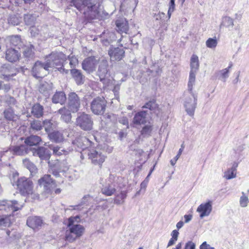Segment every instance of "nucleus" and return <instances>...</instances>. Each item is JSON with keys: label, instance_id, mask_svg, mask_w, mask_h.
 Instances as JSON below:
<instances>
[{"label": "nucleus", "instance_id": "nucleus-9", "mask_svg": "<svg viewBox=\"0 0 249 249\" xmlns=\"http://www.w3.org/2000/svg\"><path fill=\"white\" fill-rule=\"evenodd\" d=\"M38 183L40 186L43 187L44 190L48 192H51L56 187L55 182L51 178V175H45L40 178Z\"/></svg>", "mask_w": 249, "mask_h": 249}, {"label": "nucleus", "instance_id": "nucleus-1", "mask_svg": "<svg viewBox=\"0 0 249 249\" xmlns=\"http://www.w3.org/2000/svg\"><path fill=\"white\" fill-rule=\"evenodd\" d=\"M66 56L61 52L52 53L45 58V62L36 61L34 64L31 72L36 78H42L48 73L49 68L62 65L66 60Z\"/></svg>", "mask_w": 249, "mask_h": 249}, {"label": "nucleus", "instance_id": "nucleus-4", "mask_svg": "<svg viewBox=\"0 0 249 249\" xmlns=\"http://www.w3.org/2000/svg\"><path fill=\"white\" fill-rule=\"evenodd\" d=\"M17 202L16 201H2L0 203V210H4L7 212L9 214L6 215H0V228L9 227L11 221L10 219L11 213L17 211L19 208L17 205Z\"/></svg>", "mask_w": 249, "mask_h": 249}, {"label": "nucleus", "instance_id": "nucleus-50", "mask_svg": "<svg viewBox=\"0 0 249 249\" xmlns=\"http://www.w3.org/2000/svg\"><path fill=\"white\" fill-rule=\"evenodd\" d=\"M68 58L70 60V65L71 66V68L76 67L78 63L77 58L73 55H69L68 56Z\"/></svg>", "mask_w": 249, "mask_h": 249}, {"label": "nucleus", "instance_id": "nucleus-56", "mask_svg": "<svg viewBox=\"0 0 249 249\" xmlns=\"http://www.w3.org/2000/svg\"><path fill=\"white\" fill-rule=\"evenodd\" d=\"M119 122L127 126V128L128 127V120L126 117H123L121 118L119 120Z\"/></svg>", "mask_w": 249, "mask_h": 249}, {"label": "nucleus", "instance_id": "nucleus-64", "mask_svg": "<svg viewBox=\"0 0 249 249\" xmlns=\"http://www.w3.org/2000/svg\"><path fill=\"white\" fill-rule=\"evenodd\" d=\"M177 240L173 239V238H171L167 244V248L175 244V242L177 241Z\"/></svg>", "mask_w": 249, "mask_h": 249}, {"label": "nucleus", "instance_id": "nucleus-61", "mask_svg": "<svg viewBox=\"0 0 249 249\" xmlns=\"http://www.w3.org/2000/svg\"><path fill=\"white\" fill-rule=\"evenodd\" d=\"M184 219H185V223H188L192 219V215L189 214V215H185L184 216Z\"/></svg>", "mask_w": 249, "mask_h": 249}, {"label": "nucleus", "instance_id": "nucleus-38", "mask_svg": "<svg viewBox=\"0 0 249 249\" xmlns=\"http://www.w3.org/2000/svg\"><path fill=\"white\" fill-rule=\"evenodd\" d=\"M23 164L30 171L31 174L35 173L36 171V166L28 159L23 160Z\"/></svg>", "mask_w": 249, "mask_h": 249}, {"label": "nucleus", "instance_id": "nucleus-46", "mask_svg": "<svg viewBox=\"0 0 249 249\" xmlns=\"http://www.w3.org/2000/svg\"><path fill=\"white\" fill-rule=\"evenodd\" d=\"M89 198V196H84L82 198L81 203L78 205L73 206V209L81 210L82 209H83L84 208V207H82V208H81V207L84 206L86 204V203L88 202Z\"/></svg>", "mask_w": 249, "mask_h": 249}, {"label": "nucleus", "instance_id": "nucleus-3", "mask_svg": "<svg viewBox=\"0 0 249 249\" xmlns=\"http://www.w3.org/2000/svg\"><path fill=\"white\" fill-rule=\"evenodd\" d=\"M80 217L78 216L71 217L68 219L67 227L65 233V240L69 242H74L84 233L85 228L79 224Z\"/></svg>", "mask_w": 249, "mask_h": 249}, {"label": "nucleus", "instance_id": "nucleus-14", "mask_svg": "<svg viewBox=\"0 0 249 249\" xmlns=\"http://www.w3.org/2000/svg\"><path fill=\"white\" fill-rule=\"evenodd\" d=\"M108 54L111 61H120L124 56V51L119 47H112L108 51Z\"/></svg>", "mask_w": 249, "mask_h": 249}, {"label": "nucleus", "instance_id": "nucleus-52", "mask_svg": "<svg viewBox=\"0 0 249 249\" xmlns=\"http://www.w3.org/2000/svg\"><path fill=\"white\" fill-rule=\"evenodd\" d=\"M196 244L192 241H189L185 243L183 249H196Z\"/></svg>", "mask_w": 249, "mask_h": 249}, {"label": "nucleus", "instance_id": "nucleus-10", "mask_svg": "<svg viewBox=\"0 0 249 249\" xmlns=\"http://www.w3.org/2000/svg\"><path fill=\"white\" fill-rule=\"evenodd\" d=\"M213 210V202L208 200L201 203L196 209V212L199 213L200 219L208 216L211 213Z\"/></svg>", "mask_w": 249, "mask_h": 249}, {"label": "nucleus", "instance_id": "nucleus-15", "mask_svg": "<svg viewBox=\"0 0 249 249\" xmlns=\"http://www.w3.org/2000/svg\"><path fill=\"white\" fill-rule=\"evenodd\" d=\"M13 152L14 154L17 155H23L29 152V149L26 146L20 145L19 146H14L10 148V150H7L4 152H0V158H2L4 153H8L9 152Z\"/></svg>", "mask_w": 249, "mask_h": 249}, {"label": "nucleus", "instance_id": "nucleus-62", "mask_svg": "<svg viewBox=\"0 0 249 249\" xmlns=\"http://www.w3.org/2000/svg\"><path fill=\"white\" fill-rule=\"evenodd\" d=\"M130 2V5L132 8H135L138 4V0H129Z\"/></svg>", "mask_w": 249, "mask_h": 249}, {"label": "nucleus", "instance_id": "nucleus-42", "mask_svg": "<svg viewBox=\"0 0 249 249\" xmlns=\"http://www.w3.org/2000/svg\"><path fill=\"white\" fill-rule=\"evenodd\" d=\"M152 131V125L148 124L145 125L141 131L142 135L144 136H149L151 135Z\"/></svg>", "mask_w": 249, "mask_h": 249}, {"label": "nucleus", "instance_id": "nucleus-31", "mask_svg": "<svg viewBox=\"0 0 249 249\" xmlns=\"http://www.w3.org/2000/svg\"><path fill=\"white\" fill-rule=\"evenodd\" d=\"M71 73L77 84H81L83 83V76L80 71L77 69H72L71 70Z\"/></svg>", "mask_w": 249, "mask_h": 249}, {"label": "nucleus", "instance_id": "nucleus-43", "mask_svg": "<svg viewBox=\"0 0 249 249\" xmlns=\"http://www.w3.org/2000/svg\"><path fill=\"white\" fill-rule=\"evenodd\" d=\"M36 20V18L31 15L28 14L24 16V21L25 24L29 26L34 25Z\"/></svg>", "mask_w": 249, "mask_h": 249}, {"label": "nucleus", "instance_id": "nucleus-30", "mask_svg": "<svg viewBox=\"0 0 249 249\" xmlns=\"http://www.w3.org/2000/svg\"><path fill=\"white\" fill-rule=\"evenodd\" d=\"M48 136L50 140L56 142H61L64 139L62 134L57 131H54L52 133H50Z\"/></svg>", "mask_w": 249, "mask_h": 249}, {"label": "nucleus", "instance_id": "nucleus-19", "mask_svg": "<svg viewBox=\"0 0 249 249\" xmlns=\"http://www.w3.org/2000/svg\"><path fill=\"white\" fill-rule=\"evenodd\" d=\"M32 153L34 156H38L41 160H48L50 158L49 151L43 147H39L37 149H33Z\"/></svg>", "mask_w": 249, "mask_h": 249}, {"label": "nucleus", "instance_id": "nucleus-58", "mask_svg": "<svg viewBox=\"0 0 249 249\" xmlns=\"http://www.w3.org/2000/svg\"><path fill=\"white\" fill-rule=\"evenodd\" d=\"M169 4L170 5L168 10L174 12L175 6V0H171Z\"/></svg>", "mask_w": 249, "mask_h": 249}, {"label": "nucleus", "instance_id": "nucleus-6", "mask_svg": "<svg viewBox=\"0 0 249 249\" xmlns=\"http://www.w3.org/2000/svg\"><path fill=\"white\" fill-rule=\"evenodd\" d=\"M197 95L194 92H188L185 96L184 107L187 113L190 116L194 115L197 104Z\"/></svg>", "mask_w": 249, "mask_h": 249}, {"label": "nucleus", "instance_id": "nucleus-27", "mask_svg": "<svg viewBox=\"0 0 249 249\" xmlns=\"http://www.w3.org/2000/svg\"><path fill=\"white\" fill-rule=\"evenodd\" d=\"M66 100V95L64 92L59 91L56 92L53 97V102L55 104L59 103L61 105L63 104Z\"/></svg>", "mask_w": 249, "mask_h": 249}, {"label": "nucleus", "instance_id": "nucleus-18", "mask_svg": "<svg viewBox=\"0 0 249 249\" xmlns=\"http://www.w3.org/2000/svg\"><path fill=\"white\" fill-rule=\"evenodd\" d=\"M71 110L66 107H64L58 110V113L61 115L60 120L66 123H69L71 120Z\"/></svg>", "mask_w": 249, "mask_h": 249}, {"label": "nucleus", "instance_id": "nucleus-2", "mask_svg": "<svg viewBox=\"0 0 249 249\" xmlns=\"http://www.w3.org/2000/svg\"><path fill=\"white\" fill-rule=\"evenodd\" d=\"M70 6L79 11L84 10V14L90 18H96L99 12L100 0H71Z\"/></svg>", "mask_w": 249, "mask_h": 249}, {"label": "nucleus", "instance_id": "nucleus-16", "mask_svg": "<svg viewBox=\"0 0 249 249\" xmlns=\"http://www.w3.org/2000/svg\"><path fill=\"white\" fill-rule=\"evenodd\" d=\"M43 221L38 216H31L27 220V225L34 230H38L43 225Z\"/></svg>", "mask_w": 249, "mask_h": 249}, {"label": "nucleus", "instance_id": "nucleus-35", "mask_svg": "<svg viewBox=\"0 0 249 249\" xmlns=\"http://www.w3.org/2000/svg\"><path fill=\"white\" fill-rule=\"evenodd\" d=\"M196 73L190 72L189 77L188 83V88L189 92H193V89L196 82Z\"/></svg>", "mask_w": 249, "mask_h": 249}, {"label": "nucleus", "instance_id": "nucleus-55", "mask_svg": "<svg viewBox=\"0 0 249 249\" xmlns=\"http://www.w3.org/2000/svg\"><path fill=\"white\" fill-rule=\"evenodd\" d=\"M199 249H215L214 247H211L206 241L204 242L199 247Z\"/></svg>", "mask_w": 249, "mask_h": 249}, {"label": "nucleus", "instance_id": "nucleus-24", "mask_svg": "<svg viewBox=\"0 0 249 249\" xmlns=\"http://www.w3.org/2000/svg\"><path fill=\"white\" fill-rule=\"evenodd\" d=\"M116 191V189L112 184H103L101 189L102 194L107 196H112Z\"/></svg>", "mask_w": 249, "mask_h": 249}, {"label": "nucleus", "instance_id": "nucleus-7", "mask_svg": "<svg viewBox=\"0 0 249 249\" xmlns=\"http://www.w3.org/2000/svg\"><path fill=\"white\" fill-rule=\"evenodd\" d=\"M76 124L84 130H90L92 128L93 121L89 115L83 113L77 117Z\"/></svg>", "mask_w": 249, "mask_h": 249}, {"label": "nucleus", "instance_id": "nucleus-37", "mask_svg": "<svg viewBox=\"0 0 249 249\" xmlns=\"http://www.w3.org/2000/svg\"><path fill=\"white\" fill-rule=\"evenodd\" d=\"M242 195L239 199V205L242 208L247 207L249 203V199L248 196L246 195L245 192H242Z\"/></svg>", "mask_w": 249, "mask_h": 249}, {"label": "nucleus", "instance_id": "nucleus-54", "mask_svg": "<svg viewBox=\"0 0 249 249\" xmlns=\"http://www.w3.org/2000/svg\"><path fill=\"white\" fill-rule=\"evenodd\" d=\"M43 124L45 125V131L47 132L50 131V130L51 128L52 125L50 121L46 120V121H44Z\"/></svg>", "mask_w": 249, "mask_h": 249}, {"label": "nucleus", "instance_id": "nucleus-44", "mask_svg": "<svg viewBox=\"0 0 249 249\" xmlns=\"http://www.w3.org/2000/svg\"><path fill=\"white\" fill-rule=\"evenodd\" d=\"M217 44V41L215 38H209L206 42V45L209 48H215Z\"/></svg>", "mask_w": 249, "mask_h": 249}, {"label": "nucleus", "instance_id": "nucleus-12", "mask_svg": "<svg viewBox=\"0 0 249 249\" xmlns=\"http://www.w3.org/2000/svg\"><path fill=\"white\" fill-rule=\"evenodd\" d=\"M99 60L94 57L86 58L82 63V68L88 73L93 72L95 70Z\"/></svg>", "mask_w": 249, "mask_h": 249}, {"label": "nucleus", "instance_id": "nucleus-28", "mask_svg": "<svg viewBox=\"0 0 249 249\" xmlns=\"http://www.w3.org/2000/svg\"><path fill=\"white\" fill-rule=\"evenodd\" d=\"M117 30L120 33H126L128 29L127 22L125 19L117 20L116 22Z\"/></svg>", "mask_w": 249, "mask_h": 249}, {"label": "nucleus", "instance_id": "nucleus-40", "mask_svg": "<svg viewBox=\"0 0 249 249\" xmlns=\"http://www.w3.org/2000/svg\"><path fill=\"white\" fill-rule=\"evenodd\" d=\"M34 52V48L33 45H30L25 46L23 51L24 55L26 57H30L33 55Z\"/></svg>", "mask_w": 249, "mask_h": 249}, {"label": "nucleus", "instance_id": "nucleus-49", "mask_svg": "<svg viewBox=\"0 0 249 249\" xmlns=\"http://www.w3.org/2000/svg\"><path fill=\"white\" fill-rule=\"evenodd\" d=\"M20 22V19H19L16 16H13L9 17L8 18L9 24L12 25H17Z\"/></svg>", "mask_w": 249, "mask_h": 249}, {"label": "nucleus", "instance_id": "nucleus-63", "mask_svg": "<svg viewBox=\"0 0 249 249\" xmlns=\"http://www.w3.org/2000/svg\"><path fill=\"white\" fill-rule=\"evenodd\" d=\"M165 16V14L164 13H159L158 14L155 15V18L156 20H159L162 17Z\"/></svg>", "mask_w": 249, "mask_h": 249}, {"label": "nucleus", "instance_id": "nucleus-39", "mask_svg": "<svg viewBox=\"0 0 249 249\" xmlns=\"http://www.w3.org/2000/svg\"><path fill=\"white\" fill-rule=\"evenodd\" d=\"M52 87L53 85L52 83L45 82L40 85L39 91L42 93H45L46 92L51 90L52 89Z\"/></svg>", "mask_w": 249, "mask_h": 249}, {"label": "nucleus", "instance_id": "nucleus-33", "mask_svg": "<svg viewBox=\"0 0 249 249\" xmlns=\"http://www.w3.org/2000/svg\"><path fill=\"white\" fill-rule=\"evenodd\" d=\"M4 117L9 121H16L18 119V116L14 112L11 108H8L4 111Z\"/></svg>", "mask_w": 249, "mask_h": 249}, {"label": "nucleus", "instance_id": "nucleus-48", "mask_svg": "<svg viewBox=\"0 0 249 249\" xmlns=\"http://www.w3.org/2000/svg\"><path fill=\"white\" fill-rule=\"evenodd\" d=\"M184 148V145L183 144H182L181 145V148L178 150V153L177 154V156L174 158V159H172L170 160V163L172 165L174 166L176 164L177 161L178 160L180 157V156L182 154Z\"/></svg>", "mask_w": 249, "mask_h": 249}, {"label": "nucleus", "instance_id": "nucleus-26", "mask_svg": "<svg viewBox=\"0 0 249 249\" xmlns=\"http://www.w3.org/2000/svg\"><path fill=\"white\" fill-rule=\"evenodd\" d=\"M12 70L7 66L4 65L1 67L0 70L1 78L5 80H8L10 77L13 76L15 74L13 73Z\"/></svg>", "mask_w": 249, "mask_h": 249}, {"label": "nucleus", "instance_id": "nucleus-34", "mask_svg": "<svg viewBox=\"0 0 249 249\" xmlns=\"http://www.w3.org/2000/svg\"><path fill=\"white\" fill-rule=\"evenodd\" d=\"M232 64L231 63L227 68L222 69L218 71V74L219 75V78L223 81L225 82L226 79L229 76L230 69L232 67Z\"/></svg>", "mask_w": 249, "mask_h": 249}, {"label": "nucleus", "instance_id": "nucleus-45", "mask_svg": "<svg viewBox=\"0 0 249 249\" xmlns=\"http://www.w3.org/2000/svg\"><path fill=\"white\" fill-rule=\"evenodd\" d=\"M7 39L14 46H17L20 42V38L18 36H10Z\"/></svg>", "mask_w": 249, "mask_h": 249}, {"label": "nucleus", "instance_id": "nucleus-59", "mask_svg": "<svg viewBox=\"0 0 249 249\" xmlns=\"http://www.w3.org/2000/svg\"><path fill=\"white\" fill-rule=\"evenodd\" d=\"M105 117H106L108 120H110V121H114L116 119L115 116L113 114H106L105 115Z\"/></svg>", "mask_w": 249, "mask_h": 249}, {"label": "nucleus", "instance_id": "nucleus-22", "mask_svg": "<svg viewBox=\"0 0 249 249\" xmlns=\"http://www.w3.org/2000/svg\"><path fill=\"white\" fill-rule=\"evenodd\" d=\"M238 166L237 163H234L232 166L226 170L224 174L223 177L227 179H231L236 177V168Z\"/></svg>", "mask_w": 249, "mask_h": 249}, {"label": "nucleus", "instance_id": "nucleus-20", "mask_svg": "<svg viewBox=\"0 0 249 249\" xmlns=\"http://www.w3.org/2000/svg\"><path fill=\"white\" fill-rule=\"evenodd\" d=\"M146 115V112L144 111L138 112L133 118V124L136 125H140L145 123Z\"/></svg>", "mask_w": 249, "mask_h": 249}, {"label": "nucleus", "instance_id": "nucleus-41", "mask_svg": "<svg viewBox=\"0 0 249 249\" xmlns=\"http://www.w3.org/2000/svg\"><path fill=\"white\" fill-rule=\"evenodd\" d=\"M42 124L40 121L35 120L31 123V128L33 130L39 131L42 129Z\"/></svg>", "mask_w": 249, "mask_h": 249}, {"label": "nucleus", "instance_id": "nucleus-11", "mask_svg": "<svg viewBox=\"0 0 249 249\" xmlns=\"http://www.w3.org/2000/svg\"><path fill=\"white\" fill-rule=\"evenodd\" d=\"M80 107V102L77 95L74 92L71 93L69 95L67 106L72 113L76 112Z\"/></svg>", "mask_w": 249, "mask_h": 249}, {"label": "nucleus", "instance_id": "nucleus-23", "mask_svg": "<svg viewBox=\"0 0 249 249\" xmlns=\"http://www.w3.org/2000/svg\"><path fill=\"white\" fill-rule=\"evenodd\" d=\"M19 54L14 49H9L6 52V58L10 62H15L18 59Z\"/></svg>", "mask_w": 249, "mask_h": 249}, {"label": "nucleus", "instance_id": "nucleus-51", "mask_svg": "<svg viewBox=\"0 0 249 249\" xmlns=\"http://www.w3.org/2000/svg\"><path fill=\"white\" fill-rule=\"evenodd\" d=\"M142 107L149 108V109L153 110L157 107V104L154 101H149L143 106Z\"/></svg>", "mask_w": 249, "mask_h": 249}, {"label": "nucleus", "instance_id": "nucleus-47", "mask_svg": "<svg viewBox=\"0 0 249 249\" xmlns=\"http://www.w3.org/2000/svg\"><path fill=\"white\" fill-rule=\"evenodd\" d=\"M50 148L53 150V154L57 156H60L67 152L62 148L58 146H54Z\"/></svg>", "mask_w": 249, "mask_h": 249}, {"label": "nucleus", "instance_id": "nucleus-13", "mask_svg": "<svg viewBox=\"0 0 249 249\" xmlns=\"http://www.w3.org/2000/svg\"><path fill=\"white\" fill-rule=\"evenodd\" d=\"M88 155L92 162L95 165H101L105 160V155L101 152L95 150H90Z\"/></svg>", "mask_w": 249, "mask_h": 249}, {"label": "nucleus", "instance_id": "nucleus-17", "mask_svg": "<svg viewBox=\"0 0 249 249\" xmlns=\"http://www.w3.org/2000/svg\"><path fill=\"white\" fill-rule=\"evenodd\" d=\"M234 25V19L231 17L226 16L222 18L219 27L221 29L226 28L229 31H231Z\"/></svg>", "mask_w": 249, "mask_h": 249}, {"label": "nucleus", "instance_id": "nucleus-21", "mask_svg": "<svg viewBox=\"0 0 249 249\" xmlns=\"http://www.w3.org/2000/svg\"><path fill=\"white\" fill-rule=\"evenodd\" d=\"M107 62L106 60H102L99 65L97 71V74L101 80L104 78L105 75L107 73Z\"/></svg>", "mask_w": 249, "mask_h": 249}, {"label": "nucleus", "instance_id": "nucleus-32", "mask_svg": "<svg viewBox=\"0 0 249 249\" xmlns=\"http://www.w3.org/2000/svg\"><path fill=\"white\" fill-rule=\"evenodd\" d=\"M43 107L40 104H37L32 107V113L35 117L39 118L43 115Z\"/></svg>", "mask_w": 249, "mask_h": 249}, {"label": "nucleus", "instance_id": "nucleus-53", "mask_svg": "<svg viewBox=\"0 0 249 249\" xmlns=\"http://www.w3.org/2000/svg\"><path fill=\"white\" fill-rule=\"evenodd\" d=\"M30 30L31 35L33 36H35L39 32V30L34 25L31 26Z\"/></svg>", "mask_w": 249, "mask_h": 249}, {"label": "nucleus", "instance_id": "nucleus-8", "mask_svg": "<svg viewBox=\"0 0 249 249\" xmlns=\"http://www.w3.org/2000/svg\"><path fill=\"white\" fill-rule=\"evenodd\" d=\"M91 109L96 115L103 114L106 108V101L103 98H96L91 103Z\"/></svg>", "mask_w": 249, "mask_h": 249}, {"label": "nucleus", "instance_id": "nucleus-29", "mask_svg": "<svg viewBox=\"0 0 249 249\" xmlns=\"http://www.w3.org/2000/svg\"><path fill=\"white\" fill-rule=\"evenodd\" d=\"M41 141V138L37 136L31 135L25 140V143L30 146L36 145Z\"/></svg>", "mask_w": 249, "mask_h": 249}, {"label": "nucleus", "instance_id": "nucleus-5", "mask_svg": "<svg viewBox=\"0 0 249 249\" xmlns=\"http://www.w3.org/2000/svg\"><path fill=\"white\" fill-rule=\"evenodd\" d=\"M17 186L22 195H31L32 198L34 199L39 198L38 195L33 192V184L30 179L25 177L20 178L18 180Z\"/></svg>", "mask_w": 249, "mask_h": 249}, {"label": "nucleus", "instance_id": "nucleus-60", "mask_svg": "<svg viewBox=\"0 0 249 249\" xmlns=\"http://www.w3.org/2000/svg\"><path fill=\"white\" fill-rule=\"evenodd\" d=\"M143 153V150L140 149H137L135 151V155L138 156V157L142 156Z\"/></svg>", "mask_w": 249, "mask_h": 249}, {"label": "nucleus", "instance_id": "nucleus-57", "mask_svg": "<svg viewBox=\"0 0 249 249\" xmlns=\"http://www.w3.org/2000/svg\"><path fill=\"white\" fill-rule=\"evenodd\" d=\"M179 232L176 230H173L171 233L172 238L175 240H178Z\"/></svg>", "mask_w": 249, "mask_h": 249}, {"label": "nucleus", "instance_id": "nucleus-25", "mask_svg": "<svg viewBox=\"0 0 249 249\" xmlns=\"http://www.w3.org/2000/svg\"><path fill=\"white\" fill-rule=\"evenodd\" d=\"M191 71L190 72L197 73L199 67L198 57L196 54H193L190 59Z\"/></svg>", "mask_w": 249, "mask_h": 249}, {"label": "nucleus", "instance_id": "nucleus-36", "mask_svg": "<svg viewBox=\"0 0 249 249\" xmlns=\"http://www.w3.org/2000/svg\"><path fill=\"white\" fill-rule=\"evenodd\" d=\"M126 197V194L124 191H121L119 194L115 195L114 199V203L121 205L124 203V200Z\"/></svg>", "mask_w": 249, "mask_h": 249}]
</instances>
